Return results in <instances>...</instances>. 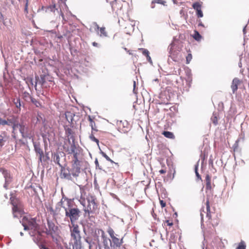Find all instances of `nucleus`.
Masks as SVG:
<instances>
[{"label":"nucleus","mask_w":249,"mask_h":249,"mask_svg":"<svg viewBox=\"0 0 249 249\" xmlns=\"http://www.w3.org/2000/svg\"><path fill=\"white\" fill-rule=\"evenodd\" d=\"M83 162L81 160L72 161V166L70 172L73 177H77L81 172V167Z\"/></svg>","instance_id":"nucleus-5"},{"label":"nucleus","mask_w":249,"mask_h":249,"mask_svg":"<svg viewBox=\"0 0 249 249\" xmlns=\"http://www.w3.org/2000/svg\"><path fill=\"white\" fill-rule=\"evenodd\" d=\"M64 208L65 211L66 216L70 217L71 224H74L79 217L80 212L79 210L77 208H71L68 210L67 208L64 207Z\"/></svg>","instance_id":"nucleus-3"},{"label":"nucleus","mask_w":249,"mask_h":249,"mask_svg":"<svg viewBox=\"0 0 249 249\" xmlns=\"http://www.w3.org/2000/svg\"><path fill=\"white\" fill-rule=\"evenodd\" d=\"M6 124H7L6 120H3L1 118H0V125H6Z\"/></svg>","instance_id":"nucleus-40"},{"label":"nucleus","mask_w":249,"mask_h":249,"mask_svg":"<svg viewBox=\"0 0 249 249\" xmlns=\"http://www.w3.org/2000/svg\"><path fill=\"white\" fill-rule=\"evenodd\" d=\"M28 0H26V3L25 6V11L28 13Z\"/></svg>","instance_id":"nucleus-43"},{"label":"nucleus","mask_w":249,"mask_h":249,"mask_svg":"<svg viewBox=\"0 0 249 249\" xmlns=\"http://www.w3.org/2000/svg\"><path fill=\"white\" fill-rule=\"evenodd\" d=\"M107 233L109 234V235H110V237L112 238L116 237L115 236V232L114 231H113V230L111 228V227H109L107 230Z\"/></svg>","instance_id":"nucleus-30"},{"label":"nucleus","mask_w":249,"mask_h":249,"mask_svg":"<svg viewBox=\"0 0 249 249\" xmlns=\"http://www.w3.org/2000/svg\"><path fill=\"white\" fill-rule=\"evenodd\" d=\"M80 203L83 206V210L86 213L89 214L93 213L97 209V205L95 202L94 196H90L87 198L88 204L86 205V201L85 199L81 198Z\"/></svg>","instance_id":"nucleus-1"},{"label":"nucleus","mask_w":249,"mask_h":249,"mask_svg":"<svg viewBox=\"0 0 249 249\" xmlns=\"http://www.w3.org/2000/svg\"><path fill=\"white\" fill-rule=\"evenodd\" d=\"M61 16L63 19H64V15L62 12L61 13Z\"/></svg>","instance_id":"nucleus-51"},{"label":"nucleus","mask_w":249,"mask_h":249,"mask_svg":"<svg viewBox=\"0 0 249 249\" xmlns=\"http://www.w3.org/2000/svg\"><path fill=\"white\" fill-rule=\"evenodd\" d=\"M162 134L169 139H174L175 138L174 134L171 132L164 131L162 133Z\"/></svg>","instance_id":"nucleus-23"},{"label":"nucleus","mask_w":249,"mask_h":249,"mask_svg":"<svg viewBox=\"0 0 249 249\" xmlns=\"http://www.w3.org/2000/svg\"><path fill=\"white\" fill-rule=\"evenodd\" d=\"M139 50L142 51V54L146 57L147 60L149 62H152L151 58L149 55V51L143 48H139Z\"/></svg>","instance_id":"nucleus-20"},{"label":"nucleus","mask_w":249,"mask_h":249,"mask_svg":"<svg viewBox=\"0 0 249 249\" xmlns=\"http://www.w3.org/2000/svg\"><path fill=\"white\" fill-rule=\"evenodd\" d=\"M14 103L16 107L19 110H20V107H21V104L20 99L19 98L15 99L14 100Z\"/></svg>","instance_id":"nucleus-29"},{"label":"nucleus","mask_w":249,"mask_h":249,"mask_svg":"<svg viewBox=\"0 0 249 249\" xmlns=\"http://www.w3.org/2000/svg\"><path fill=\"white\" fill-rule=\"evenodd\" d=\"M88 121L89 122V125L92 129L91 134L89 136V138L91 141L95 142L98 144L99 140L94 137L93 134L94 131H98V129H97L95 123L90 116H88Z\"/></svg>","instance_id":"nucleus-7"},{"label":"nucleus","mask_w":249,"mask_h":249,"mask_svg":"<svg viewBox=\"0 0 249 249\" xmlns=\"http://www.w3.org/2000/svg\"><path fill=\"white\" fill-rule=\"evenodd\" d=\"M76 146V145L73 141L71 142L70 140H68L65 141L63 145V148L65 152L70 154L72 152H74V149L75 148Z\"/></svg>","instance_id":"nucleus-8"},{"label":"nucleus","mask_w":249,"mask_h":249,"mask_svg":"<svg viewBox=\"0 0 249 249\" xmlns=\"http://www.w3.org/2000/svg\"><path fill=\"white\" fill-rule=\"evenodd\" d=\"M33 144L35 152L37 155H39V160L40 162H41L43 160H44V152L42 149L40 148V145L39 144H37L36 142H34Z\"/></svg>","instance_id":"nucleus-9"},{"label":"nucleus","mask_w":249,"mask_h":249,"mask_svg":"<svg viewBox=\"0 0 249 249\" xmlns=\"http://www.w3.org/2000/svg\"><path fill=\"white\" fill-rule=\"evenodd\" d=\"M159 172L160 173V174H165L166 173V171L165 170V169H161L159 171Z\"/></svg>","instance_id":"nucleus-46"},{"label":"nucleus","mask_w":249,"mask_h":249,"mask_svg":"<svg viewBox=\"0 0 249 249\" xmlns=\"http://www.w3.org/2000/svg\"><path fill=\"white\" fill-rule=\"evenodd\" d=\"M95 29L96 31L97 30H98V34L102 37H106L107 36V32L106 31V28L105 27H100L99 25L95 23Z\"/></svg>","instance_id":"nucleus-11"},{"label":"nucleus","mask_w":249,"mask_h":249,"mask_svg":"<svg viewBox=\"0 0 249 249\" xmlns=\"http://www.w3.org/2000/svg\"><path fill=\"white\" fill-rule=\"evenodd\" d=\"M24 230H33L38 231L39 226L36 223V218L24 216L20 221Z\"/></svg>","instance_id":"nucleus-2"},{"label":"nucleus","mask_w":249,"mask_h":249,"mask_svg":"<svg viewBox=\"0 0 249 249\" xmlns=\"http://www.w3.org/2000/svg\"><path fill=\"white\" fill-rule=\"evenodd\" d=\"M72 227L71 228V236L76 241H80L81 237L80 236V231L78 225L73 224Z\"/></svg>","instance_id":"nucleus-6"},{"label":"nucleus","mask_w":249,"mask_h":249,"mask_svg":"<svg viewBox=\"0 0 249 249\" xmlns=\"http://www.w3.org/2000/svg\"><path fill=\"white\" fill-rule=\"evenodd\" d=\"M43 249H48L47 248H46V247H44V248H43Z\"/></svg>","instance_id":"nucleus-57"},{"label":"nucleus","mask_w":249,"mask_h":249,"mask_svg":"<svg viewBox=\"0 0 249 249\" xmlns=\"http://www.w3.org/2000/svg\"><path fill=\"white\" fill-rule=\"evenodd\" d=\"M23 98L26 102H30L32 97L29 93L24 92L23 94Z\"/></svg>","instance_id":"nucleus-26"},{"label":"nucleus","mask_w":249,"mask_h":249,"mask_svg":"<svg viewBox=\"0 0 249 249\" xmlns=\"http://www.w3.org/2000/svg\"><path fill=\"white\" fill-rule=\"evenodd\" d=\"M212 120L213 123L215 124L216 125L218 123V120L216 116H213L212 118Z\"/></svg>","instance_id":"nucleus-39"},{"label":"nucleus","mask_w":249,"mask_h":249,"mask_svg":"<svg viewBox=\"0 0 249 249\" xmlns=\"http://www.w3.org/2000/svg\"><path fill=\"white\" fill-rule=\"evenodd\" d=\"M195 172H196V176L197 177V178H201L200 176V175H199V174H198V171H197V168H196Z\"/></svg>","instance_id":"nucleus-45"},{"label":"nucleus","mask_w":249,"mask_h":249,"mask_svg":"<svg viewBox=\"0 0 249 249\" xmlns=\"http://www.w3.org/2000/svg\"><path fill=\"white\" fill-rule=\"evenodd\" d=\"M160 203L162 208L166 206V202L163 200H160Z\"/></svg>","instance_id":"nucleus-41"},{"label":"nucleus","mask_w":249,"mask_h":249,"mask_svg":"<svg viewBox=\"0 0 249 249\" xmlns=\"http://www.w3.org/2000/svg\"><path fill=\"white\" fill-rule=\"evenodd\" d=\"M13 213L14 214L15 213L19 212V208L17 205H13V207L12 209Z\"/></svg>","instance_id":"nucleus-35"},{"label":"nucleus","mask_w":249,"mask_h":249,"mask_svg":"<svg viewBox=\"0 0 249 249\" xmlns=\"http://www.w3.org/2000/svg\"><path fill=\"white\" fill-rule=\"evenodd\" d=\"M173 225V222L172 220H166L164 222V226H172Z\"/></svg>","instance_id":"nucleus-32"},{"label":"nucleus","mask_w":249,"mask_h":249,"mask_svg":"<svg viewBox=\"0 0 249 249\" xmlns=\"http://www.w3.org/2000/svg\"><path fill=\"white\" fill-rule=\"evenodd\" d=\"M129 124L126 121H121L119 123V129L124 133L127 132L129 129Z\"/></svg>","instance_id":"nucleus-14"},{"label":"nucleus","mask_w":249,"mask_h":249,"mask_svg":"<svg viewBox=\"0 0 249 249\" xmlns=\"http://www.w3.org/2000/svg\"><path fill=\"white\" fill-rule=\"evenodd\" d=\"M246 245L243 242H241L236 249H246Z\"/></svg>","instance_id":"nucleus-34"},{"label":"nucleus","mask_w":249,"mask_h":249,"mask_svg":"<svg viewBox=\"0 0 249 249\" xmlns=\"http://www.w3.org/2000/svg\"><path fill=\"white\" fill-rule=\"evenodd\" d=\"M2 142H3V139L0 138V146H2Z\"/></svg>","instance_id":"nucleus-49"},{"label":"nucleus","mask_w":249,"mask_h":249,"mask_svg":"<svg viewBox=\"0 0 249 249\" xmlns=\"http://www.w3.org/2000/svg\"><path fill=\"white\" fill-rule=\"evenodd\" d=\"M123 243V238L120 239L117 237L112 238V246L114 248H119Z\"/></svg>","instance_id":"nucleus-12"},{"label":"nucleus","mask_w":249,"mask_h":249,"mask_svg":"<svg viewBox=\"0 0 249 249\" xmlns=\"http://www.w3.org/2000/svg\"><path fill=\"white\" fill-rule=\"evenodd\" d=\"M6 122L7 123V124H6V125H12L13 124V123L14 122V121L12 120L11 119H8L6 121Z\"/></svg>","instance_id":"nucleus-42"},{"label":"nucleus","mask_w":249,"mask_h":249,"mask_svg":"<svg viewBox=\"0 0 249 249\" xmlns=\"http://www.w3.org/2000/svg\"><path fill=\"white\" fill-rule=\"evenodd\" d=\"M102 237L103 239V243L105 249H109L110 246H112V243L111 242V240L109 238H107V237H106L105 236H104L103 235H102Z\"/></svg>","instance_id":"nucleus-16"},{"label":"nucleus","mask_w":249,"mask_h":249,"mask_svg":"<svg viewBox=\"0 0 249 249\" xmlns=\"http://www.w3.org/2000/svg\"><path fill=\"white\" fill-rule=\"evenodd\" d=\"M71 201H70V200H68V205L69 206H70V205H71Z\"/></svg>","instance_id":"nucleus-52"},{"label":"nucleus","mask_w":249,"mask_h":249,"mask_svg":"<svg viewBox=\"0 0 249 249\" xmlns=\"http://www.w3.org/2000/svg\"><path fill=\"white\" fill-rule=\"evenodd\" d=\"M198 25L199 26H204L203 24H202V22H200L198 24Z\"/></svg>","instance_id":"nucleus-53"},{"label":"nucleus","mask_w":249,"mask_h":249,"mask_svg":"<svg viewBox=\"0 0 249 249\" xmlns=\"http://www.w3.org/2000/svg\"><path fill=\"white\" fill-rule=\"evenodd\" d=\"M19 124L17 122L14 121L13 124L12 125L13 129L14 130H16L17 128H19Z\"/></svg>","instance_id":"nucleus-37"},{"label":"nucleus","mask_w":249,"mask_h":249,"mask_svg":"<svg viewBox=\"0 0 249 249\" xmlns=\"http://www.w3.org/2000/svg\"><path fill=\"white\" fill-rule=\"evenodd\" d=\"M2 174L5 178L6 182L11 181V177L9 172L7 170L2 169Z\"/></svg>","instance_id":"nucleus-22"},{"label":"nucleus","mask_w":249,"mask_h":249,"mask_svg":"<svg viewBox=\"0 0 249 249\" xmlns=\"http://www.w3.org/2000/svg\"><path fill=\"white\" fill-rule=\"evenodd\" d=\"M42 85H43V84H44V82L43 81V79L42 80Z\"/></svg>","instance_id":"nucleus-56"},{"label":"nucleus","mask_w":249,"mask_h":249,"mask_svg":"<svg viewBox=\"0 0 249 249\" xmlns=\"http://www.w3.org/2000/svg\"><path fill=\"white\" fill-rule=\"evenodd\" d=\"M95 165H96V167H98L99 166V162H98V161L97 159L95 160Z\"/></svg>","instance_id":"nucleus-47"},{"label":"nucleus","mask_w":249,"mask_h":249,"mask_svg":"<svg viewBox=\"0 0 249 249\" xmlns=\"http://www.w3.org/2000/svg\"><path fill=\"white\" fill-rule=\"evenodd\" d=\"M241 83V81L237 78H235L233 79L231 85V88L233 93L236 91L238 89V85H240Z\"/></svg>","instance_id":"nucleus-13"},{"label":"nucleus","mask_w":249,"mask_h":249,"mask_svg":"<svg viewBox=\"0 0 249 249\" xmlns=\"http://www.w3.org/2000/svg\"><path fill=\"white\" fill-rule=\"evenodd\" d=\"M172 47H173V46H172V45H171L170 48V52H171V49H172Z\"/></svg>","instance_id":"nucleus-54"},{"label":"nucleus","mask_w":249,"mask_h":249,"mask_svg":"<svg viewBox=\"0 0 249 249\" xmlns=\"http://www.w3.org/2000/svg\"><path fill=\"white\" fill-rule=\"evenodd\" d=\"M200 215H201V220H202L203 219L204 215L202 213H201Z\"/></svg>","instance_id":"nucleus-50"},{"label":"nucleus","mask_w":249,"mask_h":249,"mask_svg":"<svg viewBox=\"0 0 249 249\" xmlns=\"http://www.w3.org/2000/svg\"><path fill=\"white\" fill-rule=\"evenodd\" d=\"M78 151H79V147L76 146L75 148L74 149V152H72L71 154H73V160L72 161H80V160L78 159Z\"/></svg>","instance_id":"nucleus-21"},{"label":"nucleus","mask_w":249,"mask_h":249,"mask_svg":"<svg viewBox=\"0 0 249 249\" xmlns=\"http://www.w3.org/2000/svg\"><path fill=\"white\" fill-rule=\"evenodd\" d=\"M206 212L203 210L204 213H206L207 217L208 218L209 222L212 225L213 227L217 226L218 224V220L217 219H212L210 211V201L209 198H207L205 202Z\"/></svg>","instance_id":"nucleus-4"},{"label":"nucleus","mask_w":249,"mask_h":249,"mask_svg":"<svg viewBox=\"0 0 249 249\" xmlns=\"http://www.w3.org/2000/svg\"><path fill=\"white\" fill-rule=\"evenodd\" d=\"M72 249H81L80 241L74 240Z\"/></svg>","instance_id":"nucleus-25"},{"label":"nucleus","mask_w":249,"mask_h":249,"mask_svg":"<svg viewBox=\"0 0 249 249\" xmlns=\"http://www.w3.org/2000/svg\"><path fill=\"white\" fill-rule=\"evenodd\" d=\"M61 178H63L67 179H70L71 178V175L70 173V171L68 170H66L64 169L61 170Z\"/></svg>","instance_id":"nucleus-19"},{"label":"nucleus","mask_w":249,"mask_h":249,"mask_svg":"<svg viewBox=\"0 0 249 249\" xmlns=\"http://www.w3.org/2000/svg\"><path fill=\"white\" fill-rule=\"evenodd\" d=\"M30 102H31L36 107H38L41 106V104L40 103V102L38 101L37 100H36L35 98H33V97L31 99Z\"/></svg>","instance_id":"nucleus-31"},{"label":"nucleus","mask_w":249,"mask_h":249,"mask_svg":"<svg viewBox=\"0 0 249 249\" xmlns=\"http://www.w3.org/2000/svg\"><path fill=\"white\" fill-rule=\"evenodd\" d=\"M92 45H93V46H95V47H98V43H96V42H93L92 43Z\"/></svg>","instance_id":"nucleus-48"},{"label":"nucleus","mask_w":249,"mask_h":249,"mask_svg":"<svg viewBox=\"0 0 249 249\" xmlns=\"http://www.w3.org/2000/svg\"><path fill=\"white\" fill-rule=\"evenodd\" d=\"M193 8L196 12V15L198 18H202L203 16L202 11H201V5L198 2L193 3L192 5Z\"/></svg>","instance_id":"nucleus-10"},{"label":"nucleus","mask_w":249,"mask_h":249,"mask_svg":"<svg viewBox=\"0 0 249 249\" xmlns=\"http://www.w3.org/2000/svg\"><path fill=\"white\" fill-rule=\"evenodd\" d=\"M102 154L103 156L108 161L110 162L111 163H115L111 159L109 158V157H108L106 153L104 152H102Z\"/></svg>","instance_id":"nucleus-33"},{"label":"nucleus","mask_w":249,"mask_h":249,"mask_svg":"<svg viewBox=\"0 0 249 249\" xmlns=\"http://www.w3.org/2000/svg\"><path fill=\"white\" fill-rule=\"evenodd\" d=\"M193 37L195 40L197 41H200L202 37L200 35L198 32L196 30L194 31V34L193 35Z\"/></svg>","instance_id":"nucleus-27"},{"label":"nucleus","mask_w":249,"mask_h":249,"mask_svg":"<svg viewBox=\"0 0 249 249\" xmlns=\"http://www.w3.org/2000/svg\"><path fill=\"white\" fill-rule=\"evenodd\" d=\"M47 224L50 231H54L56 230L57 227H55L54 224L53 222L47 220Z\"/></svg>","instance_id":"nucleus-24"},{"label":"nucleus","mask_w":249,"mask_h":249,"mask_svg":"<svg viewBox=\"0 0 249 249\" xmlns=\"http://www.w3.org/2000/svg\"><path fill=\"white\" fill-rule=\"evenodd\" d=\"M19 130L20 132L21 133L22 136L24 138H30V137L28 135L27 133V128L23 124H19Z\"/></svg>","instance_id":"nucleus-15"},{"label":"nucleus","mask_w":249,"mask_h":249,"mask_svg":"<svg viewBox=\"0 0 249 249\" xmlns=\"http://www.w3.org/2000/svg\"><path fill=\"white\" fill-rule=\"evenodd\" d=\"M206 190H211L212 189V186L211 184V177L209 175L206 176Z\"/></svg>","instance_id":"nucleus-18"},{"label":"nucleus","mask_w":249,"mask_h":249,"mask_svg":"<svg viewBox=\"0 0 249 249\" xmlns=\"http://www.w3.org/2000/svg\"><path fill=\"white\" fill-rule=\"evenodd\" d=\"M165 3V1H164L162 0H154L152 2L151 7L152 8H154L155 7V5H154L155 3H159V4L164 5Z\"/></svg>","instance_id":"nucleus-28"},{"label":"nucleus","mask_w":249,"mask_h":249,"mask_svg":"<svg viewBox=\"0 0 249 249\" xmlns=\"http://www.w3.org/2000/svg\"><path fill=\"white\" fill-rule=\"evenodd\" d=\"M59 160H60V158H59V155H56L55 156V158H54V161H55L57 164H58V165H60V163H59Z\"/></svg>","instance_id":"nucleus-38"},{"label":"nucleus","mask_w":249,"mask_h":249,"mask_svg":"<svg viewBox=\"0 0 249 249\" xmlns=\"http://www.w3.org/2000/svg\"><path fill=\"white\" fill-rule=\"evenodd\" d=\"M66 133L69 134V135H70L71 134V129L70 128H68L67 130H66Z\"/></svg>","instance_id":"nucleus-44"},{"label":"nucleus","mask_w":249,"mask_h":249,"mask_svg":"<svg viewBox=\"0 0 249 249\" xmlns=\"http://www.w3.org/2000/svg\"><path fill=\"white\" fill-rule=\"evenodd\" d=\"M20 234L21 236H23V233L22 232H20Z\"/></svg>","instance_id":"nucleus-55"},{"label":"nucleus","mask_w":249,"mask_h":249,"mask_svg":"<svg viewBox=\"0 0 249 249\" xmlns=\"http://www.w3.org/2000/svg\"><path fill=\"white\" fill-rule=\"evenodd\" d=\"M65 115L67 121L69 123H72L74 114L70 111H67L65 113Z\"/></svg>","instance_id":"nucleus-17"},{"label":"nucleus","mask_w":249,"mask_h":249,"mask_svg":"<svg viewBox=\"0 0 249 249\" xmlns=\"http://www.w3.org/2000/svg\"><path fill=\"white\" fill-rule=\"evenodd\" d=\"M186 63L189 64L192 59V55L191 53H189L186 57Z\"/></svg>","instance_id":"nucleus-36"}]
</instances>
